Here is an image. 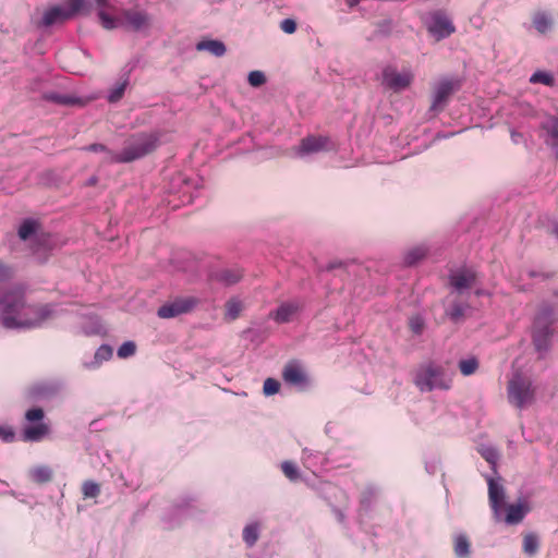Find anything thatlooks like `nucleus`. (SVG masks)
Wrapping results in <instances>:
<instances>
[{
  "mask_svg": "<svg viewBox=\"0 0 558 558\" xmlns=\"http://www.w3.org/2000/svg\"><path fill=\"white\" fill-rule=\"evenodd\" d=\"M48 305H33L25 302L23 314L17 317L7 314L3 317V327L7 329L36 328L50 317Z\"/></svg>",
  "mask_w": 558,
  "mask_h": 558,
  "instance_id": "obj_1",
  "label": "nucleus"
},
{
  "mask_svg": "<svg viewBox=\"0 0 558 558\" xmlns=\"http://www.w3.org/2000/svg\"><path fill=\"white\" fill-rule=\"evenodd\" d=\"M452 379L445 371L433 363L420 366L414 376V384L422 392H428L434 389L448 390L451 387Z\"/></svg>",
  "mask_w": 558,
  "mask_h": 558,
  "instance_id": "obj_2",
  "label": "nucleus"
},
{
  "mask_svg": "<svg viewBox=\"0 0 558 558\" xmlns=\"http://www.w3.org/2000/svg\"><path fill=\"white\" fill-rule=\"evenodd\" d=\"M507 395L511 404L518 409H523L534 402L535 389L529 378L517 373L508 381Z\"/></svg>",
  "mask_w": 558,
  "mask_h": 558,
  "instance_id": "obj_3",
  "label": "nucleus"
},
{
  "mask_svg": "<svg viewBox=\"0 0 558 558\" xmlns=\"http://www.w3.org/2000/svg\"><path fill=\"white\" fill-rule=\"evenodd\" d=\"M157 146L158 138L155 134L141 133L134 135L126 142V145L122 149L123 157L120 160L132 162L153 153Z\"/></svg>",
  "mask_w": 558,
  "mask_h": 558,
  "instance_id": "obj_4",
  "label": "nucleus"
},
{
  "mask_svg": "<svg viewBox=\"0 0 558 558\" xmlns=\"http://www.w3.org/2000/svg\"><path fill=\"white\" fill-rule=\"evenodd\" d=\"M151 16L143 10L126 9L121 12L120 25L133 32L145 33L151 27Z\"/></svg>",
  "mask_w": 558,
  "mask_h": 558,
  "instance_id": "obj_5",
  "label": "nucleus"
},
{
  "mask_svg": "<svg viewBox=\"0 0 558 558\" xmlns=\"http://www.w3.org/2000/svg\"><path fill=\"white\" fill-rule=\"evenodd\" d=\"M282 379L286 384L296 387L299 390H305L311 379L303 364L298 360L289 361L282 369Z\"/></svg>",
  "mask_w": 558,
  "mask_h": 558,
  "instance_id": "obj_6",
  "label": "nucleus"
},
{
  "mask_svg": "<svg viewBox=\"0 0 558 558\" xmlns=\"http://www.w3.org/2000/svg\"><path fill=\"white\" fill-rule=\"evenodd\" d=\"M197 304L198 300L194 296L177 298L160 306L157 314L160 318H172L191 312Z\"/></svg>",
  "mask_w": 558,
  "mask_h": 558,
  "instance_id": "obj_7",
  "label": "nucleus"
},
{
  "mask_svg": "<svg viewBox=\"0 0 558 558\" xmlns=\"http://www.w3.org/2000/svg\"><path fill=\"white\" fill-rule=\"evenodd\" d=\"M25 306L24 292L10 291L0 299V324L3 326V317L9 314L17 317L23 314Z\"/></svg>",
  "mask_w": 558,
  "mask_h": 558,
  "instance_id": "obj_8",
  "label": "nucleus"
},
{
  "mask_svg": "<svg viewBox=\"0 0 558 558\" xmlns=\"http://www.w3.org/2000/svg\"><path fill=\"white\" fill-rule=\"evenodd\" d=\"M461 87L459 80L442 78L434 88L433 110H441L449 97Z\"/></svg>",
  "mask_w": 558,
  "mask_h": 558,
  "instance_id": "obj_9",
  "label": "nucleus"
},
{
  "mask_svg": "<svg viewBox=\"0 0 558 558\" xmlns=\"http://www.w3.org/2000/svg\"><path fill=\"white\" fill-rule=\"evenodd\" d=\"M413 74L410 71L398 72L395 68L387 66L383 71V83L395 92L408 88L413 82Z\"/></svg>",
  "mask_w": 558,
  "mask_h": 558,
  "instance_id": "obj_10",
  "label": "nucleus"
},
{
  "mask_svg": "<svg viewBox=\"0 0 558 558\" xmlns=\"http://www.w3.org/2000/svg\"><path fill=\"white\" fill-rule=\"evenodd\" d=\"M330 141L326 136L310 135L304 137L298 148L299 155L314 154L329 148Z\"/></svg>",
  "mask_w": 558,
  "mask_h": 558,
  "instance_id": "obj_11",
  "label": "nucleus"
},
{
  "mask_svg": "<svg viewBox=\"0 0 558 558\" xmlns=\"http://www.w3.org/2000/svg\"><path fill=\"white\" fill-rule=\"evenodd\" d=\"M456 27L452 22L444 14L437 12L433 15V23L429 32L437 35L438 38H445L454 33Z\"/></svg>",
  "mask_w": 558,
  "mask_h": 558,
  "instance_id": "obj_12",
  "label": "nucleus"
},
{
  "mask_svg": "<svg viewBox=\"0 0 558 558\" xmlns=\"http://www.w3.org/2000/svg\"><path fill=\"white\" fill-rule=\"evenodd\" d=\"M476 281V275L475 272L464 269L459 270L450 276V284L457 290V291H463L464 289H469L473 287V284Z\"/></svg>",
  "mask_w": 558,
  "mask_h": 558,
  "instance_id": "obj_13",
  "label": "nucleus"
},
{
  "mask_svg": "<svg viewBox=\"0 0 558 558\" xmlns=\"http://www.w3.org/2000/svg\"><path fill=\"white\" fill-rule=\"evenodd\" d=\"M73 15L74 13L71 10H65L59 5H54L46 10L44 13L43 24L45 26H51L56 23L63 22Z\"/></svg>",
  "mask_w": 558,
  "mask_h": 558,
  "instance_id": "obj_14",
  "label": "nucleus"
},
{
  "mask_svg": "<svg viewBox=\"0 0 558 558\" xmlns=\"http://www.w3.org/2000/svg\"><path fill=\"white\" fill-rule=\"evenodd\" d=\"M488 497L490 507L496 517H499V513L504 507V489L501 486L497 485L493 480H489L488 483Z\"/></svg>",
  "mask_w": 558,
  "mask_h": 558,
  "instance_id": "obj_15",
  "label": "nucleus"
},
{
  "mask_svg": "<svg viewBox=\"0 0 558 558\" xmlns=\"http://www.w3.org/2000/svg\"><path fill=\"white\" fill-rule=\"evenodd\" d=\"M49 426L46 423H38L37 425L26 426L23 429V440L25 441H40L49 434Z\"/></svg>",
  "mask_w": 558,
  "mask_h": 558,
  "instance_id": "obj_16",
  "label": "nucleus"
},
{
  "mask_svg": "<svg viewBox=\"0 0 558 558\" xmlns=\"http://www.w3.org/2000/svg\"><path fill=\"white\" fill-rule=\"evenodd\" d=\"M551 331L548 326L538 328L535 327L533 330V343L538 352L546 351L549 347Z\"/></svg>",
  "mask_w": 558,
  "mask_h": 558,
  "instance_id": "obj_17",
  "label": "nucleus"
},
{
  "mask_svg": "<svg viewBox=\"0 0 558 558\" xmlns=\"http://www.w3.org/2000/svg\"><path fill=\"white\" fill-rule=\"evenodd\" d=\"M299 310L300 306L298 303H283L277 308L276 313L274 314V319L280 324L288 323L293 318V316L299 312Z\"/></svg>",
  "mask_w": 558,
  "mask_h": 558,
  "instance_id": "obj_18",
  "label": "nucleus"
},
{
  "mask_svg": "<svg viewBox=\"0 0 558 558\" xmlns=\"http://www.w3.org/2000/svg\"><path fill=\"white\" fill-rule=\"evenodd\" d=\"M196 49L198 51H208L216 57H222L227 50L225 44L216 39L202 40L197 43Z\"/></svg>",
  "mask_w": 558,
  "mask_h": 558,
  "instance_id": "obj_19",
  "label": "nucleus"
},
{
  "mask_svg": "<svg viewBox=\"0 0 558 558\" xmlns=\"http://www.w3.org/2000/svg\"><path fill=\"white\" fill-rule=\"evenodd\" d=\"M243 277L240 269H223L215 274V279L226 286L238 283Z\"/></svg>",
  "mask_w": 558,
  "mask_h": 558,
  "instance_id": "obj_20",
  "label": "nucleus"
},
{
  "mask_svg": "<svg viewBox=\"0 0 558 558\" xmlns=\"http://www.w3.org/2000/svg\"><path fill=\"white\" fill-rule=\"evenodd\" d=\"M454 555L458 558H469L471 554V543L466 535L460 534L454 537L453 542Z\"/></svg>",
  "mask_w": 558,
  "mask_h": 558,
  "instance_id": "obj_21",
  "label": "nucleus"
},
{
  "mask_svg": "<svg viewBox=\"0 0 558 558\" xmlns=\"http://www.w3.org/2000/svg\"><path fill=\"white\" fill-rule=\"evenodd\" d=\"M29 476L33 482L44 484L52 480V471L49 466L40 465L31 470Z\"/></svg>",
  "mask_w": 558,
  "mask_h": 558,
  "instance_id": "obj_22",
  "label": "nucleus"
},
{
  "mask_svg": "<svg viewBox=\"0 0 558 558\" xmlns=\"http://www.w3.org/2000/svg\"><path fill=\"white\" fill-rule=\"evenodd\" d=\"M525 509L522 505H509L507 507V515L505 518V521L508 524H517L521 522L525 515Z\"/></svg>",
  "mask_w": 558,
  "mask_h": 558,
  "instance_id": "obj_23",
  "label": "nucleus"
},
{
  "mask_svg": "<svg viewBox=\"0 0 558 558\" xmlns=\"http://www.w3.org/2000/svg\"><path fill=\"white\" fill-rule=\"evenodd\" d=\"M427 254V248L424 245H417L410 248L404 255V263L408 266H413L422 260Z\"/></svg>",
  "mask_w": 558,
  "mask_h": 558,
  "instance_id": "obj_24",
  "label": "nucleus"
},
{
  "mask_svg": "<svg viewBox=\"0 0 558 558\" xmlns=\"http://www.w3.org/2000/svg\"><path fill=\"white\" fill-rule=\"evenodd\" d=\"M242 536H243L244 543L248 547L254 546L259 538V524L258 523L247 524L243 529Z\"/></svg>",
  "mask_w": 558,
  "mask_h": 558,
  "instance_id": "obj_25",
  "label": "nucleus"
},
{
  "mask_svg": "<svg viewBox=\"0 0 558 558\" xmlns=\"http://www.w3.org/2000/svg\"><path fill=\"white\" fill-rule=\"evenodd\" d=\"M539 548V539L536 534L534 533H527L523 537V551L530 556L533 557Z\"/></svg>",
  "mask_w": 558,
  "mask_h": 558,
  "instance_id": "obj_26",
  "label": "nucleus"
},
{
  "mask_svg": "<svg viewBox=\"0 0 558 558\" xmlns=\"http://www.w3.org/2000/svg\"><path fill=\"white\" fill-rule=\"evenodd\" d=\"M534 27L542 34L546 33L553 25L550 17L542 12H538L533 17Z\"/></svg>",
  "mask_w": 558,
  "mask_h": 558,
  "instance_id": "obj_27",
  "label": "nucleus"
},
{
  "mask_svg": "<svg viewBox=\"0 0 558 558\" xmlns=\"http://www.w3.org/2000/svg\"><path fill=\"white\" fill-rule=\"evenodd\" d=\"M242 303L241 301L236 300V299H231L229 300L226 305H225V308H226V312H225V315L226 317L229 319V320H234L239 317L241 311H242Z\"/></svg>",
  "mask_w": 558,
  "mask_h": 558,
  "instance_id": "obj_28",
  "label": "nucleus"
},
{
  "mask_svg": "<svg viewBox=\"0 0 558 558\" xmlns=\"http://www.w3.org/2000/svg\"><path fill=\"white\" fill-rule=\"evenodd\" d=\"M478 368V361L475 357L461 360L459 362V369L462 375L470 376L474 374Z\"/></svg>",
  "mask_w": 558,
  "mask_h": 558,
  "instance_id": "obj_29",
  "label": "nucleus"
},
{
  "mask_svg": "<svg viewBox=\"0 0 558 558\" xmlns=\"http://www.w3.org/2000/svg\"><path fill=\"white\" fill-rule=\"evenodd\" d=\"M281 471L291 482H295L300 478L298 466L292 461H283L281 463Z\"/></svg>",
  "mask_w": 558,
  "mask_h": 558,
  "instance_id": "obj_30",
  "label": "nucleus"
},
{
  "mask_svg": "<svg viewBox=\"0 0 558 558\" xmlns=\"http://www.w3.org/2000/svg\"><path fill=\"white\" fill-rule=\"evenodd\" d=\"M530 82L533 83V84L541 83V84H544V85H547V86H553L555 80H554V76L550 73L543 72V71H537V72H535L531 76Z\"/></svg>",
  "mask_w": 558,
  "mask_h": 558,
  "instance_id": "obj_31",
  "label": "nucleus"
},
{
  "mask_svg": "<svg viewBox=\"0 0 558 558\" xmlns=\"http://www.w3.org/2000/svg\"><path fill=\"white\" fill-rule=\"evenodd\" d=\"M82 493L85 498H95L100 494V486L93 481H85L82 486Z\"/></svg>",
  "mask_w": 558,
  "mask_h": 558,
  "instance_id": "obj_32",
  "label": "nucleus"
},
{
  "mask_svg": "<svg viewBox=\"0 0 558 558\" xmlns=\"http://www.w3.org/2000/svg\"><path fill=\"white\" fill-rule=\"evenodd\" d=\"M44 98L49 101H53L59 105H73L75 104V99L66 96V95H59L56 93H48L44 95Z\"/></svg>",
  "mask_w": 558,
  "mask_h": 558,
  "instance_id": "obj_33",
  "label": "nucleus"
},
{
  "mask_svg": "<svg viewBox=\"0 0 558 558\" xmlns=\"http://www.w3.org/2000/svg\"><path fill=\"white\" fill-rule=\"evenodd\" d=\"M36 223L33 220H25L19 228V236L22 240H27L33 233H35Z\"/></svg>",
  "mask_w": 558,
  "mask_h": 558,
  "instance_id": "obj_34",
  "label": "nucleus"
},
{
  "mask_svg": "<svg viewBox=\"0 0 558 558\" xmlns=\"http://www.w3.org/2000/svg\"><path fill=\"white\" fill-rule=\"evenodd\" d=\"M98 17L100 20L101 26L106 29H113L120 25V21H117L114 17L110 16L102 10L98 12Z\"/></svg>",
  "mask_w": 558,
  "mask_h": 558,
  "instance_id": "obj_35",
  "label": "nucleus"
},
{
  "mask_svg": "<svg viewBox=\"0 0 558 558\" xmlns=\"http://www.w3.org/2000/svg\"><path fill=\"white\" fill-rule=\"evenodd\" d=\"M128 83V78H125L117 87H114L108 95V101L112 104L119 101L123 97Z\"/></svg>",
  "mask_w": 558,
  "mask_h": 558,
  "instance_id": "obj_36",
  "label": "nucleus"
},
{
  "mask_svg": "<svg viewBox=\"0 0 558 558\" xmlns=\"http://www.w3.org/2000/svg\"><path fill=\"white\" fill-rule=\"evenodd\" d=\"M280 390V383L275 378H267L263 385V392L265 396H272Z\"/></svg>",
  "mask_w": 558,
  "mask_h": 558,
  "instance_id": "obj_37",
  "label": "nucleus"
},
{
  "mask_svg": "<svg viewBox=\"0 0 558 558\" xmlns=\"http://www.w3.org/2000/svg\"><path fill=\"white\" fill-rule=\"evenodd\" d=\"M135 351V343L133 341H126L118 349V356L121 359H126L134 355Z\"/></svg>",
  "mask_w": 558,
  "mask_h": 558,
  "instance_id": "obj_38",
  "label": "nucleus"
},
{
  "mask_svg": "<svg viewBox=\"0 0 558 558\" xmlns=\"http://www.w3.org/2000/svg\"><path fill=\"white\" fill-rule=\"evenodd\" d=\"M104 161L107 163H126L125 160H120L123 157V151L114 153L108 148L104 151Z\"/></svg>",
  "mask_w": 558,
  "mask_h": 558,
  "instance_id": "obj_39",
  "label": "nucleus"
},
{
  "mask_svg": "<svg viewBox=\"0 0 558 558\" xmlns=\"http://www.w3.org/2000/svg\"><path fill=\"white\" fill-rule=\"evenodd\" d=\"M247 80H248V83L254 87H258L266 82L265 74L260 71L250 72Z\"/></svg>",
  "mask_w": 558,
  "mask_h": 558,
  "instance_id": "obj_40",
  "label": "nucleus"
},
{
  "mask_svg": "<svg viewBox=\"0 0 558 558\" xmlns=\"http://www.w3.org/2000/svg\"><path fill=\"white\" fill-rule=\"evenodd\" d=\"M45 416L44 410L41 408H33L26 411L25 418L28 422H40Z\"/></svg>",
  "mask_w": 558,
  "mask_h": 558,
  "instance_id": "obj_41",
  "label": "nucleus"
},
{
  "mask_svg": "<svg viewBox=\"0 0 558 558\" xmlns=\"http://www.w3.org/2000/svg\"><path fill=\"white\" fill-rule=\"evenodd\" d=\"M112 356V349L109 345H101L95 353L96 361H106Z\"/></svg>",
  "mask_w": 558,
  "mask_h": 558,
  "instance_id": "obj_42",
  "label": "nucleus"
},
{
  "mask_svg": "<svg viewBox=\"0 0 558 558\" xmlns=\"http://www.w3.org/2000/svg\"><path fill=\"white\" fill-rule=\"evenodd\" d=\"M465 307L460 304H453L448 311V315L452 320H459L464 316Z\"/></svg>",
  "mask_w": 558,
  "mask_h": 558,
  "instance_id": "obj_43",
  "label": "nucleus"
},
{
  "mask_svg": "<svg viewBox=\"0 0 558 558\" xmlns=\"http://www.w3.org/2000/svg\"><path fill=\"white\" fill-rule=\"evenodd\" d=\"M409 326L414 333L420 335L423 331L424 323L420 316H413L410 318Z\"/></svg>",
  "mask_w": 558,
  "mask_h": 558,
  "instance_id": "obj_44",
  "label": "nucleus"
},
{
  "mask_svg": "<svg viewBox=\"0 0 558 558\" xmlns=\"http://www.w3.org/2000/svg\"><path fill=\"white\" fill-rule=\"evenodd\" d=\"M280 28L286 34H293L296 31V22L292 19L281 21Z\"/></svg>",
  "mask_w": 558,
  "mask_h": 558,
  "instance_id": "obj_45",
  "label": "nucleus"
},
{
  "mask_svg": "<svg viewBox=\"0 0 558 558\" xmlns=\"http://www.w3.org/2000/svg\"><path fill=\"white\" fill-rule=\"evenodd\" d=\"M12 277V269L8 265L0 262V280H8Z\"/></svg>",
  "mask_w": 558,
  "mask_h": 558,
  "instance_id": "obj_46",
  "label": "nucleus"
},
{
  "mask_svg": "<svg viewBox=\"0 0 558 558\" xmlns=\"http://www.w3.org/2000/svg\"><path fill=\"white\" fill-rule=\"evenodd\" d=\"M84 7V0H70V10L76 14Z\"/></svg>",
  "mask_w": 558,
  "mask_h": 558,
  "instance_id": "obj_47",
  "label": "nucleus"
},
{
  "mask_svg": "<svg viewBox=\"0 0 558 558\" xmlns=\"http://www.w3.org/2000/svg\"><path fill=\"white\" fill-rule=\"evenodd\" d=\"M106 146L102 144H92L87 147H85V150L94 151V153H104L106 150Z\"/></svg>",
  "mask_w": 558,
  "mask_h": 558,
  "instance_id": "obj_48",
  "label": "nucleus"
},
{
  "mask_svg": "<svg viewBox=\"0 0 558 558\" xmlns=\"http://www.w3.org/2000/svg\"><path fill=\"white\" fill-rule=\"evenodd\" d=\"M483 457L489 462V463H495V461L497 460V453L492 450V449H487L486 451L483 452Z\"/></svg>",
  "mask_w": 558,
  "mask_h": 558,
  "instance_id": "obj_49",
  "label": "nucleus"
},
{
  "mask_svg": "<svg viewBox=\"0 0 558 558\" xmlns=\"http://www.w3.org/2000/svg\"><path fill=\"white\" fill-rule=\"evenodd\" d=\"M0 437L8 440V439H12L13 434L11 432H7L2 427H0Z\"/></svg>",
  "mask_w": 558,
  "mask_h": 558,
  "instance_id": "obj_50",
  "label": "nucleus"
},
{
  "mask_svg": "<svg viewBox=\"0 0 558 558\" xmlns=\"http://www.w3.org/2000/svg\"><path fill=\"white\" fill-rule=\"evenodd\" d=\"M342 266V263H330L327 267L328 270H331V269H335L337 267H341Z\"/></svg>",
  "mask_w": 558,
  "mask_h": 558,
  "instance_id": "obj_51",
  "label": "nucleus"
},
{
  "mask_svg": "<svg viewBox=\"0 0 558 558\" xmlns=\"http://www.w3.org/2000/svg\"><path fill=\"white\" fill-rule=\"evenodd\" d=\"M95 1H96L97 5L105 7V5H107L108 0H95Z\"/></svg>",
  "mask_w": 558,
  "mask_h": 558,
  "instance_id": "obj_52",
  "label": "nucleus"
},
{
  "mask_svg": "<svg viewBox=\"0 0 558 558\" xmlns=\"http://www.w3.org/2000/svg\"><path fill=\"white\" fill-rule=\"evenodd\" d=\"M357 2H359V0H347V3H348L349 5H351V7H352V5H355Z\"/></svg>",
  "mask_w": 558,
  "mask_h": 558,
  "instance_id": "obj_53",
  "label": "nucleus"
},
{
  "mask_svg": "<svg viewBox=\"0 0 558 558\" xmlns=\"http://www.w3.org/2000/svg\"><path fill=\"white\" fill-rule=\"evenodd\" d=\"M553 232L558 238V227H556Z\"/></svg>",
  "mask_w": 558,
  "mask_h": 558,
  "instance_id": "obj_54",
  "label": "nucleus"
}]
</instances>
